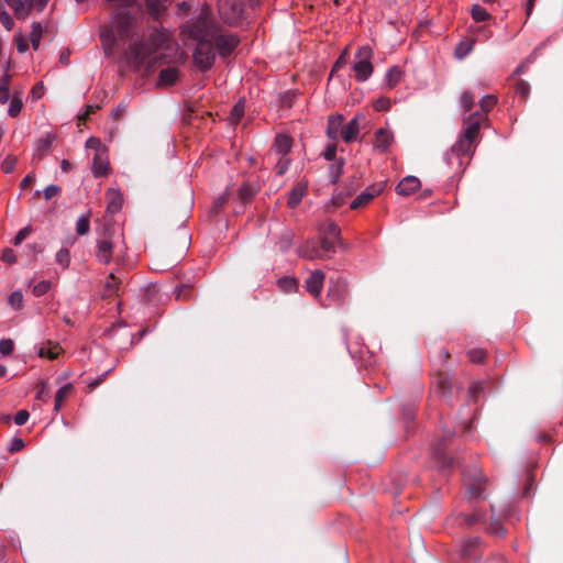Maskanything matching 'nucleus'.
Returning <instances> with one entry per match:
<instances>
[{"instance_id": "22", "label": "nucleus", "mask_w": 563, "mask_h": 563, "mask_svg": "<svg viewBox=\"0 0 563 563\" xmlns=\"http://www.w3.org/2000/svg\"><path fill=\"white\" fill-rule=\"evenodd\" d=\"M305 194L306 186L302 184H297L288 194L287 206L289 208H296L301 201Z\"/></svg>"}, {"instance_id": "51", "label": "nucleus", "mask_w": 563, "mask_h": 563, "mask_svg": "<svg viewBox=\"0 0 563 563\" xmlns=\"http://www.w3.org/2000/svg\"><path fill=\"white\" fill-rule=\"evenodd\" d=\"M14 343L11 339H2L0 341V353L3 355H10L13 351Z\"/></svg>"}, {"instance_id": "50", "label": "nucleus", "mask_w": 563, "mask_h": 563, "mask_svg": "<svg viewBox=\"0 0 563 563\" xmlns=\"http://www.w3.org/2000/svg\"><path fill=\"white\" fill-rule=\"evenodd\" d=\"M16 162H18V158L15 156L10 155V156L5 157V159L2 162V165H1L2 170L4 173H11L14 169Z\"/></svg>"}, {"instance_id": "64", "label": "nucleus", "mask_w": 563, "mask_h": 563, "mask_svg": "<svg viewBox=\"0 0 563 563\" xmlns=\"http://www.w3.org/2000/svg\"><path fill=\"white\" fill-rule=\"evenodd\" d=\"M351 196V191H349L347 194H336L332 197V205L334 207H341L343 206L345 202H346V199L347 197Z\"/></svg>"}, {"instance_id": "7", "label": "nucleus", "mask_w": 563, "mask_h": 563, "mask_svg": "<svg viewBox=\"0 0 563 563\" xmlns=\"http://www.w3.org/2000/svg\"><path fill=\"white\" fill-rule=\"evenodd\" d=\"M218 10L225 23L238 24L243 15L242 0H218Z\"/></svg>"}, {"instance_id": "41", "label": "nucleus", "mask_w": 563, "mask_h": 563, "mask_svg": "<svg viewBox=\"0 0 563 563\" xmlns=\"http://www.w3.org/2000/svg\"><path fill=\"white\" fill-rule=\"evenodd\" d=\"M347 58H349V49L345 48L341 55L339 56V58L336 59V62L334 63L332 69H331V74L330 76H333L336 71H339L342 67H344L347 63Z\"/></svg>"}, {"instance_id": "31", "label": "nucleus", "mask_w": 563, "mask_h": 563, "mask_svg": "<svg viewBox=\"0 0 563 563\" xmlns=\"http://www.w3.org/2000/svg\"><path fill=\"white\" fill-rule=\"evenodd\" d=\"M320 231L324 234V236L330 238L331 240H335L340 242L341 231L340 228L334 222H328L321 227Z\"/></svg>"}, {"instance_id": "49", "label": "nucleus", "mask_w": 563, "mask_h": 563, "mask_svg": "<svg viewBox=\"0 0 563 563\" xmlns=\"http://www.w3.org/2000/svg\"><path fill=\"white\" fill-rule=\"evenodd\" d=\"M492 511H493V517H492V522L489 526L490 531L498 536L505 534V532H506L505 529L503 528V526L500 525L498 519L495 518L494 507H492Z\"/></svg>"}, {"instance_id": "30", "label": "nucleus", "mask_w": 563, "mask_h": 563, "mask_svg": "<svg viewBox=\"0 0 563 563\" xmlns=\"http://www.w3.org/2000/svg\"><path fill=\"white\" fill-rule=\"evenodd\" d=\"M344 159L340 158L335 161L329 167V179L331 184H336L343 173Z\"/></svg>"}, {"instance_id": "38", "label": "nucleus", "mask_w": 563, "mask_h": 563, "mask_svg": "<svg viewBox=\"0 0 563 563\" xmlns=\"http://www.w3.org/2000/svg\"><path fill=\"white\" fill-rule=\"evenodd\" d=\"M9 98V76H4L0 79V103H5Z\"/></svg>"}, {"instance_id": "32", "label": "nucleus", "mask_w": 563, "mask_h": 563, "mask_svg": "<svg viewBox=\"0 0 563 563\" xmlns=\"http://www.w3.org/2000/svg\"><path fill=\"white\" fill-rule=\"evenodd\" d=\"M471 15L476 22H484L492 19V14L479 4H474L471 8Z\"/></svg>"}, {"instance_id": "58", "label": "nucleus", "mask_w": 563, "mask_h": 563, "mask_svg": "<svg viewBox=\"0 0 563 563\" xmlns=\"http://www.w3.org/2000/svg\"><path fill=\"white\" fill-rule=\"evenodd\" d=\"M482 390H483V383L476 382V383L472 384L468 389L470 398L473 399L474 401H477V396L479 395V393Z\"/></svg>"}, {"instance_id": "55", "label": "nucleus", "mask_w": 563, "mask_h": 563, "mask_svg": "<svg viewBox=\"0 0 563 563\" xmlns=\"http://www.w3.org/2000/svg\"><path fill=\"white\" fill-rule=\"evenodd\" d=\"M470 361L473 363H481L485 357V352L481 349L471 350L468 353Z\"/></svg>"}, {"instance_id": "11", "label": "nucleus", "mask_w": 563, "mask_h": 563, "mask_svg": "<svg viewBox=\"0 0 563 563\" xmlns=\"http://www.w3.org/2000/svg\"><path fill=\"white\" fill-rule=\"evenodd\" d=\"M54 140L55 135L52 133H47L44 137L37 140L35 142L33 159L41 161L45 157L51 152Z\"/></svg>"}, {"instance_id": "39", "label": "nucleus", "mask_w": 563, "mask_h": 563, "mask_svg": "<svg viewBox=\"0 0 563 563\" xmlns=\"http://www.w3.org/2000/svg\"><path fill=\"white\" fill-rule=\"evenodd\" d=\"M52 284L48 280H41L36 283L32 288V294L36 297L45 295L51 288Z\"/></svg>"}, {"instance_id": "29", "label": "nucleus", "mask_w": 563, "mask_h": 563, "mask_svg": "<svg viewBox=\"0 0 563 563\" xmlns=\"http://www.w3.org/2000/svg\"><path fill=\"white\" fill-rule=\"evenodd\" d=\"M437 390L442 395L446 396L451 393L452 382L451 378L446 374H439L437 378Z\"/></svg>"}, {"instance_id": "20", "label": "nucleus", "mask_w": 563, "mask_h": 563, "mask_svg": "<svg viewBox=\"0 0 563 563\" xmlns=\"http://www.w3.org/2000/svg\"><path fill=\"white\" fill-rule=\"evenodd\" d=\"M207 114L208 117H212L211 112H205L203 108H185V111L181 115V119L184 123L186 124H194L195 120H203V115Z\"/></svg>"}, {"instance_id": "24", "label": "nucleus", "mask_w": 563, "mask_h": 563, "mask_svg": "<svg viewBox=\"0 0 563 563\" xmlns=\"http://www.w3.org/2000/svg\"><path fill=\"white\" fill-rule=\"evenodd\" d=\"M474 38H464L455 47L454 55L457 59L465 58L474 48Z\"/></svg>"}, {"instance_id": "33", "label": "nucleus", "mask_w": 563, "mask_h": 563, "mask_svg": "<svg viewBox=\"0 0 563 563\" xmlns=\"http://www.w3.org/2000/svg\"><path fill=\"white\" fill-rule=\"evenodd\" d=\"M401 77H402V71L400 70V68L396 67V66L391 67L387 71L386 77H385L386 85L389 88H393L401 80Z\"/></svg>"}, {"instance_id": "46", "label": "nucleus", "mask_w": 563, "mask_h": 563, "mask_svg": "<svg viewBox=\"0 0 563 563\" xmlns=\"http://www.w3.org/2000/svg\"><path fill=\"white\" fill-rule=\"evenodd\" d=\"M118 285H119V280L117 279L115 275L113 273H111L106 283L107 296H112L113 294H115V291L118 289Z\"/></svg>"}, {"instance_id": "40", "label": "nucleus", "mask_w": 563, "mask_h": 563, "mask_svg": "<svg viewBox=\"0 0 563 563\" xmlns=\"http://www.w3.org/2000/svg\"><path fill=\"white\" fill-rule=\"evenodd\" d=\"M56 262L63 266L64 268H67L69 266V263H70V253L67 249H60L57 253H56V257H55Z\"/></svg>"}, {"instance_id": "48", "label": "nucleus", "mask_w": 563, "mask_h": 563, "mask_svg": "<svg viewBox=\"0 0 563 563\" xmlns=\"http://www.w3.org/2000/svg\"><path fill=\"white\" fill-rule=\"evenodd\" d=\"M23 302V296L21 291H13L9 297V303L14 309H20Z\"/></svg>"}, {"instance_id": "52", "label": "nucleus", "mask_w": 563, "mask_h": 563, "mask_svg": "<svg viewBox=\"0 0 563 563\" xmlns=\"http://www.w3.org/2000/svg\"><path fill=\"white\" fill-rule=\"evenodd\" d=\"M289 164L290 161L288 158H286L285 156H280L276 163V173L278 175H284L287 172Z\"/></svg>"}, {"instance_id": "5", "label": "nucleus", "mask_w": 563, "mask_h": 563, "mask_svg": "<svg viewBox=\"0 0 563 563\" xmlns=\"http://www.w3.org/2000/svg\"><path fill=\"white\" fill-rule=\"evenodd\" d=\"M372 57L373 51L369 46H362L357 49L353 64L355 79L357 81H365L371 77L373 73Z\"/></svg>"}, {"instance_id": "19", "label": "nucleus", "mask_w": 563, "mask_h": 563, "mask_svg": "<svg viewBox=\"0 0 563 563\" xmlns=\"http://www.w3.org/2000/svg\"><path fill=\"white\" fill-rule=\"evenodd\" d=\"M486 481V478L483 476V474L478 471L474 474L473 482L466 483L467 485V493L471 497H479L482 493L484 492L483 483Z\"/></svg>"}, {"instance_id": "54", "label": "nucleus", "mask_w": 563, "mask_h": 563, "mask_svg": "<svg viewBox=\"0 0 563 563\" xmlns=\"http://www.w3.org/2000/svg\"><path fill=\"white\" fill-rule=\"evenodd\" d=\"M435 454L441 461L443 467H451L453 465V459L449 457L444 452H442L440 446L437 448Z\"/></svg>"}, {"instance_id": "42", "label": "nucleus", "mask_w": 563, "mask_h": 563, "mask_svg": "<svg viewBox=\"0 0 563 563\" xmlns=\"http://www.w3.org/2000/svg\"><path fill=\"white\" fill-rule=\"evenodd\" d=\"M279 286L286 291L291 292L297 289V280L294 277H283L279 279Z\"/></svg>"}, {"instance_id": "62", "label": "nucleus", "mask_w": 563, "mask_h": 563, "mask_svg": "<svg viewBox=\"0 0 563 563\" xmlns=\"http://www.w3.org/2000/svg\"><path fill=\"white\" fill-rule=\"evenodd\" d=\"M498 102L496 95H485L478 100L477 106H496Z\"/></svg>"}, {"instance_id": "4", "label": "nucleus", "mask_w": 563, "mask_h": 563, "mask_svg": "<svg viewBox=\"0 0 563 563\" xmlns=\"http://www.w3.org/2000/svg\"><path fill=\"white\" fill-rule=\"evenodd\" d=\"M486 108H481L474 112L465 111L463 113V131L457 141L452 145L450 154L472 157L475 153L477 143L481 139V125L486 120Z\"/></svg>"}, {"instance_id": "17", "label": "nucleus", "mask_w": 563, "mask_h": 563, "mask_svg": "<svg viewBox=\"0 0 563 563\" xmlns=\"http://www.w3.org/2000/svg\"><path fill=\"white\" fill-rule=\"evenodd\" d=\"M344 118L341 114L330 115L328 121L327 134L329 139L336 140L339 135L341 136V130L343 125Z\"/></svg>"}, {"instance_id": "44", "label": "nucleus", "mask_w": 563, "mask_h": 563, "mask_svg": "<svg viewBox=\"0 0 563 563\" xmlns=\"http://www.w3.org/2000/svg\"><path fill=\"white\" fill-rule=\"evenodd\" d=\"M294 239V233L291 231L285 230L280 236L279 247L282 251H287Z\"/></svg>"}, {"instance_id": "63", "label": "nucleus", "mask_w": 563, "mask_h": 563, "mask_svg": "<svg viewBox=\"0 0 563 563\" xmlns=\"http://www.w3.org/2000/svg\"><path fill=\"white\" fill-rule=\"evenodd\" d=\"M1 260L8 264H14L16 262V256L12 249H4L1 255Z\"/></svg>"}, {"instance_id": "12", "label": "nucleus", "mask_w": 563, "mask_h": 563, "mask_svg": "<svg viewBox=\"0 0 563 563\" xmlns=\"http://www.w3.org/2000/svg\"><path fill=\"white\" fill-rule=\"evenodd\" d=\"M292 147V139L287 134H277L272 145L274 151L279 156H286Z\"/></svg>"}, {"instance_id": "13", "label": "nucleus", "mask_w": 563, "mask_h": 563, "mask_svg": "<svg viewBox=\"0 0 563 563\" xmlns=\"http://www.w3.org/2000/svg\"><path fill=\"white\" fill-rule=\"evenodd\" d=\"M107 199V211L109 213H117L121 210L123 203V197L117 189L110 188L106 192Z\"/></svg>"}, {"instance_id": "37", "label": "nucleus", "mask_w": 563, "mask_h": 563, "mask_svg": "<svg viewBox=\"0 0 563 563\" xmlns=\"http://www.w3.org/2000/svg\"><path fill=\"white\" fill-rule=\"evenodd\" d=\"M62 352V347L58 344L52 345L49 347L42 346L40 349V356L47 357L49 360H55L58 357L59 353Z\"/></svg>"}, {"instance_id": "60", "label": "nucleus", "mask_w": 563, "mask_h": 563, "mask_svg": "<svg viewBox=\"0 0 563 563\" xmlns=\"http://www.w3.org/2000/svg\"><path fill=\"white\" fill-rule=\"evenodd\" d=\"M0 22L8 31H10L14 24L12 18L7 11H0Z\"/></svg>"}, {"instance_id": "28", "label": "nucleus", "mask_w": 563, "mask_h": 563, "mask_svg": "<svg viewBox=\"0 0 563 563\" xmlns=\"http://www.w3.org/2000/svg\"><path fill=\"white\" fill-rule=\"evenodd\" d=\"M514 89L516 95L519 97L518 102H525L526 98L530 93V85L522 79H515Z\"/></svg>"}, {"instance_id": "59", "label": "nucleus", "mask_w": 563, "mask_h": 563, "mask_svg": "<svg viewBox=\"0 0 563 563\" xmlns=\"http://www.w3.org/2000/svg\"><path fill=\"white\" fill-rule=\"evenodd\" d=\"M59 192H60V188L58 186H56V185H48L44 189V197H45L46 200H49L53 197L58 196Z\"/></svg>"}, {"instance_id": "1", "label": "nucleus", "mask_w": 563, "mask_h": 563, "mask_svg": "<svg viewBox=\"0 0 563 563\" xmlns=\"http://www.w3.org/2000/svg\"><path fill=\"white\" fill-rule=\"evenodd\" d=\"M125 59L135 70H158V87L174 86L180 78L179 65L185 60L184 53L164 31H154L147 41L131 44Z\"/></svg>"}, {"instance_id": "15", "label": "nucleus", "mask_w": 563, "mask_h": 563, "mask_svg": "<svg viewBox=\"0 0 563 563\" xmlns=\"http://www.w3.org/2000/svg\"><path fill=\"white\" fill-rule=\"evenodd\" d=\"M421 183L419 178L415 176H407L396 187V191L399 195L408 196L419 189Z\"/></svg>"}, {"instance_id": "16", "label": "nucleus", "mask_w": 563, "mask_h": 563, "mask_svg": "<svg viewBox=\"0 0 563 563\" xmlns=\"http://www.w3.org/2000/svg\"><path fill=\"white\" fill-rule=\"evenodd\" d=\"M360 130L358 115L354 117L341 130V137L345 143H351L356 140Z\"/></svg>"}, {"instance_id": "2", "label": "nucleus", "mask_w": 563, "mask_h": 563, "mask_svg": "<svg viewBox=\"0 0 563 563\" xmlns=\"http://www.w3.org/2000/svg\"><path fill=\"white\" fill-rule=\"evenodd\" d=\"M189 35L197 42L194 59L201 70L211 68L216 59V47L211 40L214 34V20L207 9H202L188 25Z\"/></svg>"}, {"instance_id": "36", "label": "nucleus", "mask_w": 563, "mask_h": 563, "mask_svg": "<svg viewBox=\"0 0 563 563\" xmlns=\"http://www.w3.org/2000/svg\"><path fill=\"white\" fill-rule=\"evenodd\" d=\"M255 194L256 189L252 187L250 184L245 183L239 188V198L243 202L250 201L255 196Z\"/></svg>"}, {"instance_id": "10", "label": "nucleus", "mask_w": 563, "mask_h": 563, "mask_svg": "<svg viewBox=\"0 0 563 563\" xmlns=\"http://www.w3.org/2000/svg\"><path fill=\"white\" fill-rule=\"evenodd\" d=\"M324 278L325 275L322 271L316 269L312 272L306 280L307 291L316 298L319 297L323 288Z\"/></svg>"}, {"instance_id": "27", "label": "nucleus", "mask_w": 563, "mask_h": 563, "mask_svg": "<svg viewBox=\"0 0 563 563\" xmlns=\"http://www.w3.org/2000/svg\"><path fill=\"white\" fill-rule=\"evenodd\" d=\"M8 5L13 10L14 15L18 19H25L27 14L26 5L24 0H7Z\"/></svg>"}, {"instance_id": "3", "label": "nucleus", "mask_w": 563, "mask_h": 563, "mask_svg": "<svg viewBox=\"0 0 563 563\" xmlns=\"http://www.w3.org/2000/svg\"><path fill=\"white\" fill-rule=\"evenodd\" d=\"M114 7L111 25L101 32V41L107 54H110L117 44V36L128 41L134 35L135 15L132 12L133 0H108Z\"/></svg>"}, {"instance_id": "43", "label": "nucleus", "mask_w": 563, "mask_h": 563, "mask_svg": "<svg viewBox=\"0 0 563 563\" xmlns=\"http://www.w3.org/2000/svg\"><path fill=\"white\" fill-rule=\"evenodd\" d=\"M175 296L177 299L188 300L192 297V288L189 285H181L175 289Z\"/></svg>"}, {"instance_id": "6", "label": "nucleus", "mask_w": 563, "mask_h": 563, "mask_svg": "<svg viewBox=\"0 0 563 563\" xmlns=\"http://www.w3.org/2000/svg\"><path fill=\"white\" fill-rule=\"evenodd\" d=\"M216 51L222 56H229L238 46L239 38L229 33H223L221 27L214 21V34L211 36Z\"/></svg>"}, {"instance_id": "26", "label": "nucleus", "mask_w": 563, "mask_h": 563, "mask_svg": "<svg viewBox=\"0 0 563 563\" xmlns=\"http://www.w3.org/2000/svg\"><path fill=\"white\" fill-rule=\"evenodd\" d=\"M73 389L74 387L71 384H66L57 390L54 399V409L56 411H58L62 408L65 399L69 396Z\"/></svg>"}, {"instance_id": "57", "label": "nucleus", "mask_w": 563, "mask_h": 563, "mask_svg": "<svg viewBox=\"0 0 563 563\" xmlns=\"http://www.w3.org/2000/svg\"><path fill=\"white\" fill-rule=\"evenodd\" d=\"M462 106H475L476 96L472 91H464L461 97Z\"/></svg>"}, {"instance_id": "45", "label": "nucleus", "mask_w": 563, "mask_h": 563, "mask_svg": "<svg viewBox=\"0 0 563 563\" xmlns=\"http://www.w3.org/2000/svg\"><path fill=\"white\" fill-rule=\"evenodd\" d=\"M90 224L87 217H80L76 223V232L79 235H85L89 232Z\"/></svg>"}, {"instance_id": "9", "label": "nucleus", "mask_w": 563, "mask_h": 563, "mask_svg": "<svg viewBox=\"0 0 563 563\" xmlns=\"http://www.w3.org/2000/svg\"><path fill=\"white\" fill-rule=\"evenodd\" d=\"M347 292V284L345 279L338 277V278H330L329 280V288H328V297H330L335 303H342L345 299Z\"/></svg>"}, {"instance_id": "14", "label": "nucleus", "mask_w": 563, "mask_h": 563, "mask_svg": "<svg viewBox=\"0 0 563 563\" xmlns=\"http://www.w3.org/2000/svg\"><path fill=\"white\" fill-rule=\"evenodd\" d=\"M113 244L109 240H100L97 243L96 257L100 263L109 264L112 260Z\"/></svg>"}, {"instance_id": "35", "label": "nucleus", "mask_w": 563, "mask_h": 563, "mask_svg": "<svg viewBox=\"0 0 563 563\" xmlns=\"http://www.w3.org/2000/svg\"><path fill=\"white\" fill-rule=\"evenodd\" d=\"M335 242H336L335 240H331L328 236H323L321 239L320 246H318V247L321 251V253L323 254V258L327 255L335 252Z\"/></svg>"}, {"instance_id": "53", "label": "nucleus", "mask_w": 563, "mask_h": 563, "mask_svg": "<svg viewBox=\"0 0 563 563\" xmlns=\"http://www.w3.org/2000/svg\"><path fill=\"white\" fill-rule=\"evenodd\" d=\"M244 115V108H232L231 111H230V122L232 124H238L240 122V120L243 118Z\"/></svg>"}, {"instance_id": "56", "label": "nucleus", "mask_w": 563, "mask_h": 563, "mask_svg": "<svg viewBox=\"0 0 563 563\" xmlns=\"http://www.w3.org/2000/svg\"><path fill=\"white\" fill-rule=\"evenodd\" d=\"M31 227H25L23 229H21L18 234L15 235V238L13 239V244L14 245H19L21 244L31 233Z\"/></svg>"}, {"instance_id": "21", "label": "nucleus", "mask_w": 563, "mask_h": 563, "mask_svg": "<svg viewBox=\"0 0 563 563\" xmlns=\"http://www.w3.org/2000/svg\"><path fill=\"white\" fill-rule=\"evenodd\" d=\"M393 141V134L385 129H378L375 133V146L385 152Z\"/></svg>"}, {"instance_id": "47", "label": "nucleus", "mask_w": 563, "mask_h": 563, "mask_svg": "<svg viewBox=\"0 0 563 563\" xmlns=\"http://www.w3.org/2000/svg\"><path fill=\"white\" fill-rule=\"evenodd\" d=\"M45 93L43 82H37L31 90V102H37Z\"/></svg>"}, {"instance_id": "34", "label": "nucleus", "mask_w": 563, "mask_h": 563, "mask_svg": "<svg viewBox=\"0 0 563 563\" xmlns=\"http://www.w3.org/2000/svg\"><path fill=\"white\" fill-rule=\"evenodd\" d=\"M42 32H43V29H42L41 23L40 22H34L32 24V32L30 34V42H31L32 47L34 49H37L38 46H40V41H41Z\"/></svg>"}, {"instance_id": "61", "label": "nucleus", "mask_w": 563, "mask_h": 563, "mask_svg": "<svg viewBox=\"0 0 563 563\" xmlns=\"http://www.w3.org/2000/svg\"><path fill=\"white\" fill-rule=\"evenodd\" d=\"M147 8L152 12H159L164 8L165 0H145Z\"/></svg>"}, {"instance_id": "25", "label": "nucleus", "mask_w": 563, "mask_h": 563, "mask_svg": "<svg viewBox=\"0 0 563 563\" xmlns=\"http://www.w3.org/2000/svg\"><path fill=\"white\" fill-rule=\"evenodd\" d=\"M92 174L96 177H102L106 176L109 172V163L101 157L99 153H97L93 157L92 163Z\"/></svg>"}, {"instance_id": "18", "label": "nucleus", "mask_w": 563, "mask_h": 563, "mask_svg": "<svg viewBox=\"0 0 563 563\" xmlns=\"http://www.w3.org/2000/svg\"><path fill=\"white\" fill-rule=\"evenodd\" d=\"M298 254L308 260L323 258V254L317 246L314 241H307L298 249Z\"/></svg>"}, {"instance_id": "8", "label": "nucleus", "mask_w": 563, "mask_h": 563, "mask_svg": "<svg viewBox=\"0 0 563 563\" xmlns=\"http://www.w3.org/2000/svg\"><path fill=\"white\" fill-rule=\"evenodd\" d=\"M385 189V181L376 183L368 186L362 194H360L350 205L352 210L366 207L375 197H377Z\"/></svg>"}, {"instance_id": "23", "label": "nucleus", "mask_w": 563, "mask_h": 563, "mask_svg": "<svg viewBox=\"0 0 563 563\" xmlns=\"http://www.w3.org/2000/svg\"><path fill=\"white\" fill-rule=\"evenodd\" d=\"M478 537L468 538L463 542L461 553L464 558L472 559L476 556V550L479 545Z\"/></svg>"}]
</instances>
